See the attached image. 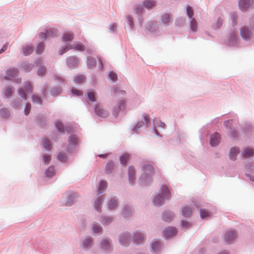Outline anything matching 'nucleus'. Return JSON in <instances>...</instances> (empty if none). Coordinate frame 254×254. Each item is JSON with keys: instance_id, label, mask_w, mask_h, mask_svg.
<instances>
[{"instance_id": "nucleus-17", "label": "nucleus", "mask_w": 254, "mask_h": 254, "mask_svg": "<svg viewBox=\"0 0 254 254\" xmlns=\"http://www.w3.org/2000/svg\"><path fill=\"white\" fill-rule=\"evenodd\" d=\"M192 210L191 208L189 206L184 207L182 210V215L186 217L190 216Z\"/></svg>"}, {"instance_id": "nucleus-39", "label": "nucleus", "mask_w": 254, "mask_h": 254, "mask_svg": "<svg viewBox=\"0 0 254 254\" xmlns=\"http://www.w3.org/2000/svg\"><path fill=\"white\" fill-rule=\"evenodd\" d=\"M44 50V46L43 44L40 43L38 45L37 49H36V53L38 54H41L43 51Z\"/></svg>"}, {"instance_id": "nucleus-25", "label": "nucleus", "mask_w": 254, "mask_h": 254, "mask_svg": "<svg viewBox=\"0 0 254 254\" xmlns=\"http://www.w3.org/2000/svg\"><path fill=\"white\" fill-rule=\"evenodd\" d=\"M55 173V170L53 167H49L46 171V176L48 177H53Z\"/></svg>"}, {"instance_id": "nucleus-59", "label": "nucleus", "mask_w": 254, "mask_h": 254, "mask_svg": "<svg viewBox=\"0 0 254 254\" xmlns=\"http://www.w3.org/2000/svg\"><path fill=\"white\" fill-rule=\"evenodd\" d=\"M144 120L146 122V124L147 125V124L149 122V117L147 115H144Z\"/></svg>"}, {"instance_id": "nucleus-54", "label": "nucleus", "mask_w": 254, "mask_h": 254, "mask_svg": "<svg viewBox=\"0 0 254 254\" xmlns=\"http://www.w3.org/2000/svg\"><path fill=\"white\" fill-rule=\"evenodd\" d=\"M43 160L46 163H48L51 160L50 156L46 155L43 156Z\"/></svg>"}, {"instance_id": "nucleus-63", "label": "nucleus", "mask_w": 254, "mask_h": 254, "mask_svg": "<svg viewBox=\"0 0 254 254\" xmlns=\"http://www.w3.org/2000/svg\"><path fill=\"white\" fill-rule=\"evenodd\" d=\"M232 121H227L224 123V125L226 127H228V125L231 124Z\"/></svg>"}, {"instance_id": "nucleus-9", "label": "nucleus", "mask_w": 254, "mask_h": 254, "mask_svg": "<svg viewBox=\"0 0 254 254\" xmlns=\"http://www.w3.org/2000/svg\"><path fill=\"white\" fill-rule=\"evenodd\" d=\"M17 73V70L15 68H9L8 69L6 73L5 79H9L12 77H15Z\"/></svg>"}, {"instance_id": "nucleus-13", "label": "nucleus", "mask_w": 254, "mask_h": 254, "mask_svg": "<svg viewBox=\"0 0 254 254\" xmlns=\"http://www.w3.org/2000/svg\"><path fill=\"white\" fill-rule=\"evenodd\" d=\"M73 39V34L70 32H67L64 33L63 40L64 42L72 41Z\"/></svg>"}, {"instance_id": "nucleus-33", "label": "nucleus", "mask_w": 254, "mask_h": 254, "mask_svg": "<svg viewBox=\"0 0 254 254\" xmlns=\"http://www.w3.org/2000/svg\"><path fill=\"white\" fill-rule=\"evenodd\" d=\"M56 126L57 129L61 132H64V128L63 125L59 121L56 122Z\"/></svg>"}, {"instance_id": "nucleus-52", "label": "nucleus", "mask_w": 254, "mask_h": 254, "mask_svg": "<svg viewBox=\"0 0 254 254\" xmlns=\"http://www.w3.org/2000/svg\"><path fill=\"white\" fill-rule=\"evenodd\" d=\"M12 94V89L10 88H7L5 90V95L7 97H10Z\"/></svg>"}, {"instance_id": "nucleus-46", "label": "nucleus", "mask_w": 254, "mask_h": 254, "mask_svg": "<svg viewBox=\"0 0 254 254\" xmlns=\"http://www.w3.org/2000/svg\"><path fill=\"white\" fill-rule=\"evenodd\" d=\"M58 158L62 162H64L67 159L66 156L63 153H59L58 156Z\"/></svg>"}, {"instance_id": "nucleus-12", "label": "nucleus", "mask_w": 254, "mask_h": 254, "mask_svg": "<svg viewBox=\"0 0 254 254\" xmlns=\"http://www.w3.org/2000/svg\"><path fill=\"white\" fill-rule=\"evenodd\" d=\"M236 237V233L234 231H229L228 232L225 236V239L226 241L229 243L232 242L233 240L235 239Z\"/></svg>"}, {"instance_id": "nucleus-18", "label": "nucleus", "mask_w": 254, "mask_h": 254, "mask_svg": "<svg viewBox=\"0 0 254 254\" xmlns=\"http://www.w3.org/2000/svg\"><path fill=\"white\" fill-rule=\"evenodd\" d=\"M33 51L32 47L27 45L23 48V54L24 56H27L31 54Z\"/></svg>"}, {"instance_id": "nucleus-32", "label": "nucleus", "mask_w": 254, "mask_h": 254, "mask_svg": "<svg viewBox=\"0 0 254 254\" xmlns=\"http://www.w3.org/2000/svg\"><path fill=\"white\" fill-rule=\"evenodd\" d=\"M43 145L44 148L48 149H50L51 148V145L50 141L47 138H44L43 140Z\"/></svg>"}, {"instance_id": "nucleus-47", "label": "nucleus", "mask_w": 254, "mask_h": 254, "mask_svg": "<svg viewBox=\"0 0 254 254\" xmlns=\"http://www.w3.org/2000/svg\"><path fill=\"white\" fill-rule=\"evenodd\" d=\"M71 92L73 95L77 96H80L82 95V93L80 91L76 89H72Z\"/></svg>"}, {"instance_id": "nucleus-51", "label": "nucleus", "mask_w": 254, "mask_h": 254, "mask_svg": "<svg viewBox=\"0 0 254 254\" xmlns=\"http://www.w3.org/2000/svg\"><path fill=\"white\" fill-rule=\"evenodd\" d=\"M30 109H31V106H30V104H26L25 107V110H24V113L26 115H27L29 114V113L30 111Z\"/></svg>"}, {"instance_id": "nucleus-10", "label": "nucleus", "mask_w": 254, "mask_h": 254, "mask_svg": "<svg viewBox=\"0 0 254 254\" xmlns=\"http://www.w3.org/2000/svg\"><path fill=\"white\" fill-rule=\"evenodd\" d=\"M95 112L98 116L105 118L108 116V113L105 111L104 109L101 108L99 106H96L95 107Z\"/></svg>"}, {"instance_id": "nucleus-22", "label": "nucleus", "mask_w": 254, "mask_h": 254, "mask_svg": "<svg viewBox=\"0 0 254 254\" xmlns=\"http://www.w3.org/2000/svg\"><path fill=\"white\" fill-rule=\"evenodd\" d=\"M160 247V243L158 241H154L151 244V251L156 252Z\"/></svg>"}, {"instance_id": "nucleus-38", "label": "nucleus", "mask_w": 254, "mask_h": 254, "mask_svg": "<svg viewBox=\"0 0 254 254\" xmlns=\"http://www.w3.org/2000/svg\"><path fill=\"white\" fill-rule=\"evenodd\" d=\"M187 13L188 16L190 18L192 19L193 15V10L192 8L190 6H188L187 8Z\"/></svg>"}, {"instance_id": "nucleus-28", "label": "nucleus", "mask_w": 254, "mask_h": 254, "mask_svg": "<svg viewBox=\"0 0 254 254\" xmlns=\"http://www.w3.org/2000/svg\"><path fill=\"white\" fill-rule=\"evenodd\" d=\"M9 116V112L7 109H3L0 110V116L7 118Z\"/></svg>"}, {"instance_id": "nucleus-56", "label": "nucleus", "mask_w": 254, "mask_h": 254, "mask_svg": "<svg viewBox=\"0 0 254 254\" xmlns=\"http://www.w3.org/2000/svg\"><path fill=\"white\" fill-rule=\"evenodd\" d=\"M117 26L116 24H113L110 25V29L112 31H114L117 30Z\"/></svg>"}, {"instance_id": "nucleus-8", "label": "nucleus", "mask_w": 254, "mask_h": 254, "mask_svg": "<svg viewBox=\"0 0 254 254\" xmlns=\"http://www.w3.org/2000/svg\"><path fill=\"white\" fill-rule=\"evenodd\" d=\"M143 171L145 175L150 176L153 173V168L150 164H146L143 166Z\"/></svg>"}, {"instance_id": "nucleus-61", "label": "nucleus", "mask_w": 254, "mask_h": 254, "mask_svg": "<svg viewBox=\"0 0 254 254\" xmlns=\"http://www.w3.org/2000/svg\"><path fill=\"white\" fill-rule=\"evenodd\" d=\"M127 19H128V21L130 27V28H131L132 27V22H131V17H129V16H128L127 17Z\"/></svg>"}, {"instance_id": "nucleus-36", "label": "nucleus", "mask_w": 254, "mask_h": 254, "mask_svg": "<svg viewBox=\"0 0 254 254\" xmlns=\"http://www.w3.org/2000/svg\"><path fill=\"white\" fill-rule=\"evenodd\" d=\"M102 247L105 250H108L110 248L109 242L107 240H104L102 242Z\"/></svg>"}, {"instance_id": "nucleus-5", "label": "nucleus", "mask_w": 254, "mask_h": 254, "mask_svg": "<svg viewBox=\"0 0 254 254\" xmlns=\"http://www.w3.org/2000/svg\"><path fill=\"white\" fill-rule=\"evenodd\" d=\"M125 101L121 100L118 104V105H116L113 109V114L114 115L116 116L118 113L122 109L124 108L125 107Z\"/></svg>"}, {"instance_id": "nucleus-30", "label": "nucleus", "mask_w": 254, "mask_h": 254, "mask_svg": "<svg viewBox=\"0 0 254 254\" xmlns=\"http://www.w3.org/2000/svg\"><path fill=\"white\" fill-rule=\"evenodd\" d=\"M53 32L52 29H50L46 33L42 32L40 34V37L41 39H46L47 37H49L52 35Z\"/></svg>"}, {"instance_id": "nucleus-27", "label": "nucleus", "mask_w": 254, "mask_h": 254, "mask_svg": "<svg viewBox=\"0 0 254 254\" xmlns=\"http://www.w3.org/2000/svg\"><path fill=\"white\" fill-rule=\"evenodd\" d=\"M107 184L105 181H101L100 182L99 187L98 188V193H101L105 190L106 188Z\"/></svg>"}, {"instance_id": "nucleus-2", "label": "nucleus", "mask_w": 254, "mask_h": 254, "mask_svg": "<svg viewBox=\"0 0 254 254\" xmlns=\"http://www.w3.org/2000/svg\"><path fill=\"white\" fill-rule=\"evenodd\" d=\"M74 49L76 50L83 51L84 50V46L80 42H76L74 43L72 46H70L69 47L67 46L65 48L63 49L61 51H60V55H62L68 51L69 49Z\"/></svg>"}, {"instance_id": "nucleus-23", "label": "nucleus", "mask_w": 254, "mask_h": 254, "mask_svg": "<svg viewBox=\"0 0 254 254\" xmlns=\"http://www.w3.org/2000/svg\"><path fill=\"white\" fill-rule=\"evenodd\" d=\"M87 97L91 102L96 101V93L93 91H89L87 93Z\"/></svg>"}, {"instance_id": "nucleus-57", "label": "nucleus", "mask_w": 254, "mask_h": 254, "mask_svg": "<svg viewBox=\"0 0 254 254\" xmlns=\"http://www.w3.org/2000/svg\"><path fill=\"white\" fill-rule=\"evenodd\" d=\"M7 48V44L3 45V46L2 47L1 49L0 50V54L2 53L4 51H5L6 50Z\"/></svg>"}, {"instance_id": "nucleus-45", "label": "nucleus", "mask_w": 254, "mask_h": 254, "mask_svg": "<svg viewBox=\"0 0 254 254\" xmlns=\"http://www.w3.org/2000/svg\"><path fill=\"white\" fill-rule=\"evenodd\" d=\"M32 100H33V102L36 103H38L39 104H41V102H42V100H41V98L39 97L36 96V95L33 96Z\"/></svg>"}, {"instance_id": "nucleus-41", "label": "nucleus", "mask_w": 254, "mask_h": 254, "mask_svg": "<svg viewBox=\"0 0 254 254\" xmlns=\"http://www.w3.org/2000/svg\"><path fill=\"white\" fill-rule=\"evenodd\" d=\"M117 78V75L116 73H115L114 72H110L109 74V79L110 80H112L113 81H116V79Z\"/></svg>"}, {"instance_id": "nucleus-48", "label": "nucleus", "mask_w": 254, "mask_h": 254, "mask_svg": "<svg viewBox=\"0 0 254 254\" xmlns=\"http://www.w3.org/2000/svg\"><path fill=\"white\" fill-rule=\"evenodd\" d=\"M38 74L39 75L44 74L46 72V68L43 66H40L38 70Z\"/></svg>"}, {"instance_id": "nucleus-50", "label": "nucleus", "mask_w": 254, "mask_h": 254, "mask_svg": "<svg viewBox=\"0 0 254 254\" xmlns=\"http://www.w3.org/2000/svg\"><path fill=\"white\" fill-rule=\"evenodd\" d=\"M144 125V123L143 122H138L133 129L134 130H137L139 128L142 127Z\"/></svg>"}, {"instance_id": "nucleus-62", "label": "nucleus", "mask_w": 254, "mask_h": 254, "mask_svg": "<svg viewBox=\"0 0 254 254\" xmlns=\"http://www.w3.org/2000/svg\"><path fill=\"white\" fill-rule=\"evenodd\" d=\"M107 156H108V154L98 155V156L99 157L103 158H106L107 157Z\"/></svg>"}, {"instance_id": "nucleus-1", "label": "nucleus", "mask_w": 254, "mask_h": 254, "mask_svg": "<svg viewBox=\"0 0 254 254\" xmlns=\"http://www.w3.org/2000/svg\"><path fill=\"white\" fill-rule=\"evenodd\" d=\"M170 197L169 188L167 186H163L161 189L160 193L155 197L153 202L156 205H162L165 199H169Z\"/></svg>"}, {"instance_id": "nucleus-55", "label": "nucleus", "mask_w": 254, "mask_h": 254, "mask_svg": "<svg viewBox=\"0 0 254 254\" xmlns=\"http://www.w3.org/2000/svg\"><path fill=\"white\" fill-rule=\"evenodd\" d=\"M61 92V89H53L52 91V94L54 96L58 95Z\"/></svg>"}, {"instance_id": "nucleus-31", "label": "nucleus", "mask_w": 254, "mask_h": 254, "mask_svg": "<svg viewBox=\"0 0 254 254\" xmlns=\"http://www.w3.org/2000/svg\"><path fill=\"white\" fill-rule=\"evenodd\" d=\"M117 206V202L114 199H111L109 203L108 206L109 209H113L115 208Z\"/></svg>"}, {"instance_id": "nucleus-53", "label": "nucleus", "mask_w": 254, "mask_h": 254, "mask_svg": "<svg viewBox=\"0 0 254 254\" xmlns=\"http://www.w3.org/2000/svg\"><path fill=\"white\" fill-rule=\"evenodd\" d=\"M92 243V240L90 238H88L85 240L83 242V245L85 247L89 246Z\"/></svg>"}, {"instance_id": "nucleus-34", "label": "nucleus", "mask_w": 254, "mask_h": 254, "mask_svg": "<svg viewBox=\"0 0 254 254\" xmlns=\"http://www.w3.org/2000/svg\"><path fill=\"white\" fill-rule=\"evenodd\" d=\"M84 77L82 75H76L74 77V80L77 83H80L84 81Z\"/></svg>"}, {"instance_id": "nucleus-6", "label": "nucleus", "mask_w": 254, "mask_h": 254, "mask_svg": "<svg viewBox=\"0 0 254 254\" xmlns=\"http://www.w3.org/2000/svg\"><path fill=\"white\" fill-rule=\"evenodd\" d=\"M176 233V229L174 228L169 227L166 228L163 232L165 237L169 238L174 236Z\"/></svg>"}, {"instance_id": "nucleus-19", "label": "nucleus", "mask_w": 254, "mask_h": 254, "mask_svg": "<svg viewBox=\"0 0 254 254\" xmlns=\"http://www.w3.org/2000/svg\"><path fill=\"white\" fill-rule=\"evenodd\" d=\"M254 154V149L247 148L243 152V156L244 157H250Z\"/></svg>"}, {"instance_id": "nucleus-60", "label": "nucleus", "mask_w": 254, "mask_h": 254, "mask_svg": "<svg viewBox=\"0 0 254 254\" xmlns=\"http://www.w3.org/2000/svg\"><path fill=\"white\" fill-rule=\"evenodd\" d=\"M111 219L110 218H104L103 220V223L105 224L107 223L108 222H111Z\"/></svg>"}, {"instance_id": "nucleus-64", "label": "nucleus", "mask_w": 254, "mask_h": 254, "mask_svg": "<svg viewBox=\"0 0 254 254\" xmlns=\"http://www.w3.org/2000/svg\"><path fill=\"white\" fill-rule=\"evenodd\" d=\"M113 167V164L111 163H108L107 165V167L108 168H112Z\"/></svg>"}, {"instance_id": "nucleus-16", "label": "nucleus", "mask_w": 254, "mask_h": 254, "mask_svg": "<svg viewBox=\"0 0 254 254\" xmlns=\"http://www.w3.org/2000/svg\"><path fill=\"white\" fill-rule=\"evenodd\" d=\"M77 138L74 136L72 135L70 136L69 138V146L68 147V149L69 151H70L69 149L70 147H72L73 146H74L76 143H77Z\"/></svg>"}, {"instance_id": "nucleus-3", "label": "nucleus", "mask_w": 254, "mask_h": 254, "mask_svg": "<svg viewBox=\"0 0 254 254\" xmlns=\"http://www.w3.org/2000/svg\"><path fill=\"white\" fill-rule=\"evenodd\" d=\"M32 91V86L30 82H26L25 83L24 89H21L19 91V95L22 97L23 99L26 98V93L31 92Z\"/></svg>"}, {"instance_id": "nucleus-58", "label": "nucleus", "mask_w": 254, "mask_h": 254, "mask_svg": "<svg viewBox=\"0 0 254 254\" xmlns=\"http://www.w3.org/2000/svg\"><path fill=\"white\" fill-rule=\"evenodd\" d=\"M182 225L183 227H188L190 225V224L188 223L186 221H182Z\"/></svg>"}, {"instance_id": "nucleus-14", "label": "nucleus", "mask_w": 254, "mask_h": 254, "mask_svg": "<svg viewBox=\"0 0 254 254\" xmlns=\"http://www.w3.org/2000/svg\"><path fill=\"white\" fill-rule=\"evenodd\" d=\"M239 153V149L237 147H233L230 151V158L232 160H235L237 154Z\"/></svg>"}, {"instance_id": "nucleus-49", "label": "nucleus", "mask_w": 254, "mask_h": 254, "mask_svg": "<svg viewBox=\"0 0 254 254\" xmlns=\"http://www.w3.org/2000/svg\"><path fill=\"white\" fill-rule=\"evenodd\" d=\"M93 230L94 233H98L101 231V228L98 225H94L93 227Z\"/></svg>"}, {"instance_id": "nucleus-43", "label": "nucleus", "mask_w": 254, "mask_h": 254, "mask_svg": "<svg viewBox=\"0 0 254 254\" xmlns=\"http://www.w3.org/2000/svg\"><path fill=\"white\" fill-rule=\"evenodd\" d=\"M101 202V197L98 198V199H97V200L95 202V207L97 211L100 210Z\"/></svg>"}, {"instance_id": "nucleus-44", "label": "nucleus", "mask_w": 254, "mask_h": 254, "mask_svg": "<svg viewBox=\"0 0 254 254\" xmlns=\"http://www.w3.org/2000/svg\"><path fill=\"white\" fill-rule=\"evenodd\" d=\"M88 64L90 66H95L96 61L93 58L89 57L88 58Z\"/></svg>"}, {"instance_id": "nucleus-21", "label": "nucleus", "mask_w": 254, "mask_h": 254, "mask_svg": "<svg viewBox=\"0 0 254 254\" xmlns=\"http://www.w3.org/2000/svg\"><path fill=\"white\" fill-rule=\"evenodd\" d=\"M143 4L145 7L150 8L155 5V1L153 0H145Z\"/></svg>"}, {"instance_id": "nucleus-15", "label": "nucleus", "mask_w": 254, "mask_h": 254, "mask_svg": "<svg viewBox=\"0 0 254 254\" xmlns=\"http://www.w3.org/2000/svg\"><path fill=\"white\" fill-rule=\"evenodd\" d=\"M134 175H135V171L133 167H129L128 168V175L129 177V181L130 183H132L134 180Z\"/></svg>"}, {"instance_id": "nucleus-29", "label": "nucleus", "mask_w": 254, "mask_h": 254, "mask_svg": "<svg viewBox=\"0 0 254 254\" xmlns=\"http://www.w3.org/2000/svg\"><path fill=\"white\" fill-rule=\"evenodd\" d=\"M190 28L193 32H195L197 30V22L194 18L191 19Z\"/></svg>"}, {"instance_id": "nucleus-40", "label": "nucleus", "mask_w": 254, "mask_h": 254, "mask_svg": "<svg viewBox=\"0 0 254 254\" xmlns=\"http://www.w3.org/2000/svg\"><path fill=\"white\" fill-rule=\"evenodd\" d=\"M200 215L201 218H205L209 216V213L205 209H201L200 210Z\"/></svg>"}, {"instance_id": "nucleus-42", "label": "nucleus", "mask_w": 254, "mask_h": 254, "mask_svg": "<svg viewBox=\"0 0 254 254\" xmlns=\"http://www.w3.org/2000/svg\"><path fill=\"white\" fill-rule=\"evenodd\" d=\"M74 198H75L74 194H72V195H70L66 202V205L68 206L71 205Z\"/></svg>"}, {"instance_id": "nucleus-11", "label": "nucleus", "mask_w": 254, "mask_h": 254, "mask_svg": "<svg viewBox=\"0 0 254 254\" xmlns=\"http://www.w3.org/2000/svg\"><path fill=\"white\" fill-rule=\"evenodd\" d=\"M250 6V1L249 0H240L239 7L242 10H245L248 8Z\"/></svg>"}, {"instance_id": "nucleus-20", "label": "nucleus", "mask_w": 254, "mask_h": 254, "mask_svg": "<svg viewBox=\"0 0 254 254\" xmlns=\"http://www.w3.org/2000/svg\"><path fill=\"white\" fill-rule=\"evenodd\" d=\"M129 155L127 153H125L120 157V161L122 165H126L127 161L129 159Z\"/></svg>"}, {"instance_id": "nucleus-7", "label": "nucleus", "mask_w": 254, "mask_h": 254, "mask_svg": "<svg viewBox=\"0 0 254 254\" xmlns=\"http://www.w3.org/2000/svg\"><path fill=\"white\" fill-rule=\"evenodd\" d=\"M240 34L243 38L248 39L251 37L252 33L248 28L243 27L241 30Z\"/></svg>"}, {"instance_id": "nucleus-24", "label": "nucleus", "mask_w": 254, "mask_h": 254, "mask_svg": "<svg viewBox=\"0 0 254 254\" xmlns=\"http://www.w3.org/2000/svg\"><path fill=\"white\" fill-rule=\"evenodd\" d=\"M134 239L137 243H140L143 241L144 237L140 233H136L134 235Z\"/></svg>"}, {"instance_id": "nucleus-26", "label": "nucleus", "mask_w": 254, "mask_h": 254, "mask_svg": "<svg viewBox=\"0 0 254 254\" xmlns=\"http://www.w3.org/2000/svg\"><path fill=\"white\" fill-rule=\"evenodd\" d=\"M78 61L74 57L70 58L68 60V64L69 66H76L78 65Z\"/></svg>"}, {"instance_id": "nucleus-4", "label": "nucleus", "mask_w": 254, "mask_h": 254, "mask_svg": "<svg viewBox=\"0 0 254 254\" xmlns=\"http://www.w3.org/2000/svg\"><path fill=\"white\" fill-rule=\"evenodd\" d=\"M220 136L218 133L213 134L210 137V143L211 146H216L220 141Z\"/></svg>"}, {"instance_id": "nucleus-37", "label": "nucleus", "mask_w": 254, "mask_h": 254, "mask_svg": "<svg viewBox=\"0 0 254 254\" xmlns=\"http://www.w3.org/2000/svg\"><path fill=\"white\" fill-rule=\"evenodd\" d=\"M173 215L169 213H164L163 216V218L164 221H169L173 218Z\"/></svg>"}, {"instance_id": "nucleus-35", "label": "nucleus", "mask_w": 254, "mask_h": 254, "mask_svg": "<svg viewBox=\"0 0 254 254\" xmlns=\"http://www.w3.org/2000/svg\"><path fill=\"white\" fill-rule=\"evenodd\" d=\"M171 19V16L169 14H164L162 17V22L164 23H168L170 22Z\"/></svg>"}]
</instances>
